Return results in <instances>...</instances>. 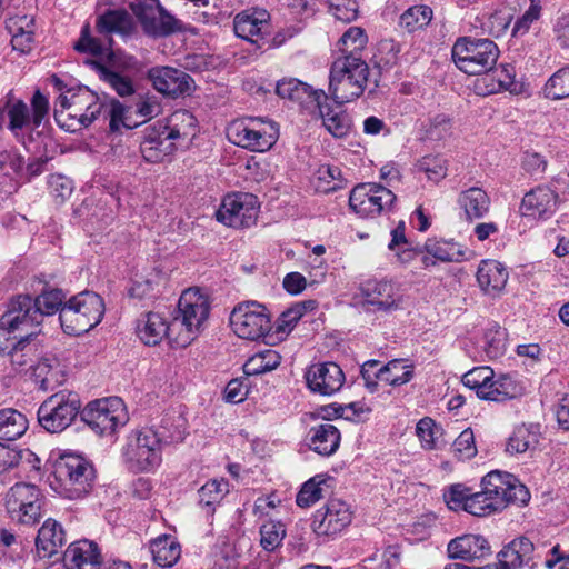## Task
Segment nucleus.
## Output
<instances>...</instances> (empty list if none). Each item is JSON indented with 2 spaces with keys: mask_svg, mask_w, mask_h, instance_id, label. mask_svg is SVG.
<instances>
[{
  "mask_svg": "<svg viewBox=\"0 0 569 569\" xmlns=\"http://www.w3.org/2000/svg\"><path fill=\"white\" fill-rule=\"evenodd\" d=\"M187 420L180 413H167L158 423H152V428L157 432L162 448L168 445L181 442L186 436Z\"/></svg>",
  "mask_w": 569,
  "mask_h": 569,
  "instance_id": "obj_33",
  "label": "nucleus"
},
{
  "mask_svg": "<svg viewBox=\"0 0 569 569\" xmlns=\"http://www.w3.org/2000/svg\"><path fill=\"white\" fill-rule=\"evenodd\" d=\"M129 7L149 36L166 37L181 30V22L171 16L159 0H136L130 2Z\"/></svg>",
  "mask_w": 569,
  "mask_h": 569,
  "instance_id": "obj_14",
  "label": "nucleus"
},
{
  "mask_svg": "<svg viewBox=\"0 0 569 569\" xmlns=\"http://www.w3.org/2000/svg\"><path fill=\"white\" fill-rule=\"evenodd\" d=\"M153 561L163 568L172 567L180 558L181 547L176 537L161 535L150 542Z\"/></svg>",
  "mask_w": 569,
  "mask_h": 569,
  "instance_id": "obj_37",
  "label": "nucleus"
},
{
  "mask_svg": "<svg viewBox=\"0 0 569 569\" xmlns=\"http://www.w3.org/2000/svg\"><path fill=\"white\" fill-rule=\"evenodd\" d=\"M470 489L462 483H455L443 492V499L451 510H463L467 512Z\"/></svg>",
  "mask_w": 569,
  "mask_h": 569,
  "instance_id": "obj_62",
  "label": "nucleus"
},
{
  "mask_svg": "<svg viewBox=\"0 0 569 569\" xmlns=\"http://www.w3.org/2000/svg\"><path fill=\"white\" fill-rule=\"evenodd\" d=\"M132 22L126 10H107L97 19V29L100 33H126L131 29Z\"/></svg>",
  "mask_w": 569,
  "mask_h": 569,
  "instance_id": "obj_48",
  "label": "nucleus"
},
{
  "mask_svg": "<svg viewBox=\"0 0 569 569\" xmlns=\"http://www.w3.org/2000/svg\"><path fill=\"white\" fill-rule=\"evenodd\" d=\"M1 318L2 325L10 327L19 338L31 339L41 332V313L28 295L12 299Z\"/></svg>",
  "mask_w": 569,
  "mask_h": 569,
  "instance_id": "obj_15",
  "label": "nucleus"
},
{
  "mask_svg": "<svg viewBox=\"0 0 569 569\" xmlns=\"http://www.w3.org/2000/svg\"><path fill=\"white\" fill-rule=\"evenodd\" d=\"M58 361L54 358H41L32 367V377L40 388L48 390L58 382Z\"/></svg>",
  "mask_w": 569,
  "mask_h": 569,
  "instance_id": "obj_52",
  "label": "nucleus"
},
{
  "mask_svg": "<svg viewBox=\"0 0 569 569\" xmlns=\"http://www.w3.org/2000/svg\"><path fill=\"white\" fill-rule=\"evenodd\" d=\"M102 110V104H93L89 107L86 111L87 113L78 109L77 107H68L66 108V113L63 119L68 123H74V128L80 129L81 127L90 126L100 114Z\"/></svg>",
  "mask_w": 569,
  "mask_h": 569,
  "instance_id": "obj_59",
  "label": "nucleus"
},
{
  "mask_svg": "<svg viewBox=\"0 0 569 569\" xmlns=\"http://www.w3.org/2000/svg\"><path fill=\"white\" fill-rule=\"evenodd\" d=\"M540 439L539 425H520L517 426L509 436L506 443V452L510 456L532 452Z\"/></svg>",
  "mask_w": 569,
  "mask_h": 569,
  "instance_id": "obj_32",
  "label": "nucleus"
},
{
  "mask_svg": "<svg viewBox=\"0 0 569 569\" xmlns=\"http://www.w3.org/2000/svg\"><path fill=\"white\" fill-rule=\"evenodd\" d=\"M270 14L267 10L253 8L238 13L233 20L234 33L244 40L257 43L268 31Z\"/></svg>",
  "mask_w": 569,
  "mask_h": 569,
  "instance_id": "obj_23",
  "label": "nucleus"
},
{
  "mask_svg": "<svg viewBox=\"0 0 569 569\" xmlns=\"http://www.w3.org/2000/svg\"><path fill=\"white\" fill-rule=\"evenodd\" d=\"M558 202L556 191L547 186H539L525 194L521 210L525 216L546 220L557 211Z\"/></svg>",
  "mask_w": 569,
  "mask_h": 569,
  "instance_id": "obj_22",
  "label": "nucleus"
},
{
  "mask_svg": "<svg viewBox=\"0 0 569 569\" xmlns=\"http://www.w3.org/2000/svg\"><path fill=\"white\" fill-rule=\"evenodd\" d=\"M172 320H167L158 312L149 311L142 313L137 321V335L147 346H157L164 338L172 348H179L172 331Z\"/></svg>",
  "mask_w": 569,
  "mask_h": 569,
  "instance_id": "obj_21",
  "label": "nucleus"
},
{
  "mask_svg": "<svg viewBox=\"0 0 569 569\" xmlns=\"http://www.w3.org/2000/svg\"><path fill=\"white\" fill-rule=\"evenodd\" d=\"M211 299L198 287L186 289L172 317V331L179 348L188 347L208 326Z\"/></svg>",
  "mask_w": 569,
  "mask_h": 569,
  "instance_id": "obj_2",
  "label": "nucleus"
},
{
  "mask_svg": "<svg viewBox=\"0 0 569 569\" xmlns=\"http://www.w3.org/2000/svg\"><path fill=\"white\" fill-rule=\"evenodd\" d=\"M28 429V420L23 413L12 408L0 410V439L14 441Z\"/></svg>",
  "mask_w": 569,
  "mask_h": 569,
  "instance_id": "obj_42",
  "label": "nucleus"
},
{
  "mask_svg": "<svg viewBox=\"0 0 569 569\" xmlns=\"http://www.w3.org/2000/svg\"><path fill=\"white\" fill-rule=\"evenodd\" d=\"M420 171L433 182H439L447 176V161L440 156L423 157L418 164Z\"/></svg>",
  "mask_w": 569,
  "mask_h": 569,
  "instance_id": "obj_61",
  "label": "nucleus"
},
{
  "mask_svg": "<svg viewBox=\"0 0 569 569\" xmlns=\"http://www.w3.org/2000/svg\"><path fill=\"white\" fill-rule=\"evenodd\" d=\"M281 361L280 355L272 349H263L252 355L243 365L247 376H258L274 370Z\"/></svg>",
  "mask_w": 569,
  "mask_h": 569,
  "instance_id": "obj_46",
  "label": "nucleus"
},
{
  "mask_svg": "<svg viewBox=\"0 0 569 569\" xmlns=\"http://www.w3.org/2000/svg\"><path fill=\"white\" fill-rule=\"evenodd\" d=\"M103 315L102 298L96 292L83 291L66 301L60 312V325L67 335L79 336L99 325Z\"/></svg>",
  "mask_w": 569,
  "mask_h": 569,
  "instance_id": "obj_4",
  "label": "nucleus"
},
{
  "mask_svg": "<svg viewBox=\"0 0 569 569\" xmlns=\"http://www.w3.org/2000/svg\"><path fill=\"white\" fill-rule=\"evenodd\" d=\"M509 273L497 260H482L477 270V281L487 295L497 296L506 287Z\"/></svg>",
  "mask_w": 569,
  "mask_h": 569,
  "instance_id": "obj_29",
  "label": "nucleus"
},
{
  "mask_svg": "<svg viewBox=\"0 0 569 569\" xmlns=\"http://www.w3.org/2000/svg\"><path fill=\"white\" fill-rule=\"evenodd\" d=\"M308 388L320 396H332L345 382L342 369L335 362L315 363L305 375Z\"/></svg>",
  "mask_w": 569,
  "mask_h": 569,
  "instance_id": "obj_20",
  "label": "nucleus"
},
{
  "mask_svg": "<svg viewBox=\"0 0 569 569\" xmlns=\"http://www.w3.org/2000/svg\"><path fill=\"white\" fill-rule=\"evenodd\" d=\"M432 19V9L428 6H412L408 8L399 19V26L408 32L427 27Z\"/></svg>",
  "mask_w": 569,
  "mask_h": 569,
  "instance_id": "obj_50",
  "label": "nucleus"
},
{
  "mask_svg": "<svg viewBox=\"0 0 569 569\" xmlns=\"http://www.w3.org/2000/svg\"><path fill=\"white\" fill-rule=\"evenodd\" d=\"M93 104H100L97 97L88 88L69 89L66 93H60L53 110L56 122L69 131H76L74 123H68L63 117L66 108L77 107L87 113V109Z\"/></svg>",
  "mask_w": 569,
  "mask_h": 569,
  "instance_id": "obj_25",
  "label": "nucleus"
},
{
  "mask_svg": "<svg viewBox=\"0 0 569 569\" xmlns=\"http://www.w3.org/2000/svg\"><path fill=\"white\" fill-rule=\"evenodd\" d=\"M413 377V368L402 359H393L380 367V381L398 387L409 382Z\"/></svg>",
  "mask_w": 569,
  "mask_h": 569,
  "instance_id": "obj_47",
  "label": "nucleus"
},
{
  "mask_svg": "<svg viewBox=\"0 0 569 569\" xmlns=\"http://www.w3.org/2000/svg\"><path fill=\"white\" fill-rule=\"evenodd\" d=\"M33 302L41 313L42 322L46 316H52L57 312H61V309L66 303V295L61 289L47 288L33 299Z\"/></svg>",
  "mask_w": 569,
  "mask_h": 569,
  "instance_id": "obj_49",
  "label": "nucleus"
},
{
  "mask_svg": "<svg viewBox=\"0 0 569 569\" xmlns=\"http://www.w3.org/2000/svg\"><path fill=\"white\" fill-rule=\"evenodd\" d=\"M94 68L97 73H103L109 70L114 73L138 71L140 69L139 61L131 54H128L121 50H111L103 62H96Z\"/></svg>",
  "mask_w": 569,
  "mask_h": 569,
  "instance_id": "obj_45",
  "label": "nucleus"
},
{
  "mask_svg": "<svg viewBox=\"0 0 569 569\" xmlns=\"http://www.w3.org/2000/svg\"><path fill=\"white\" fill-rule=\"evenodd\" d=\"M332 478L317 475L306 481L297 495L296 502L299 507L307 508L325 498L330 491Z\"/></svg>",
  "mask_w": 569,
  "mask_h": 569,
  "instance_id": "obj_40",
  "label": "nucleus"
},
{
  "mask_svg": "<svg viewBox=\"0 0 569 569\" xmlns=\"http://www.w3.org/2000/svg\"><path fill=\"white\" fill-rule=\"evenodd\" d=\"M340 432L337 427L326 422L311 429L310 448L321 456H330L337 451Z\"/></svg>",
  "mask_w": 569,
  "mask_h": 569,
  "instance_id": "obj_38",
  "label": "nucleus"
},
{
  "mask_svg": "<svg viewBox=\"0 0 569 569\" xmlns=\"http://www.w3.org/2000/svg\"><path fill=\"white\" fill-rule=\"evenodd\" d=\"M6 508L13 521L36 523L41 510L39 488L32 483H16L6 496Z\"/></svg>",
  "mask_w": 569,
  "mask_h": 569,
  "instance_id": "obj_16",
  "label": "nucleus"
},
{
  "mask_svg": "<svg viewBox=\"0 0 569 569\" xmlns=\"http://www.w3.org/2000/svg\"><path fill=\"white\" fill-rule=\"evenodd\" d=\"M360 295L363 305L373 310L391 311L401 306L402 296L399 289L390 281L369 279L360 284Z\"/></svg>",
  "mask_w": 569,
  "mask_h": 569,
  "instance_id": "obj_19",
  "label": "nucleus"
},
{
  "mask_svg": "<svg viewBox=\"0 0 569 569\" xmlns=\"http://www.w3.org/2000/svg\"><path fill=\"white\" fill-rule=\"evenodd\" d=\"M228 140L241 148L263 152L279 138V126L270 119L242 118L231 121L226 130Z\"/></svg>",
  "mask_w": 569,
  "mask_h": 569,
  "instance_id": "obj_7",
  "label": "nucleus"
},
{
  "mask_svg": "<svg viewBox=\"0 0 569 569\" xmlns=\"http://www.w3.org/2000/svg\"><path fill=\"white\" fill-rule=\"evenodd\" d=\"M369 67L361 56L337 58L330 69L329 93L338 104L359 98L368 83Z\"/></svg>",
  "mask_w": 569,
  "mask_h": 569,
  "instance_id": "obj_3",
  "label": "nucleus"
},
{
  "mask_svg": "<svg viewBox=\"0 0 569 569\" xmlns=\"http://www.w3.org/2000/svg\"><path fill=\"white\" fill-rule=\"evenodd\" d=\"M368 38L360 27H350L337 43L338 50L345 54L360 56L365 49Z\"/></svg>",
  "mask_w": 569,
  "mask_h": 569,
  "instance_id": "obj_54",
  "label": "nucleus"
},
{
  "mask_svg": "<svg viewBox=\"0 0 569 569\" xmlns=\"http://www.w3.org/2000/svg\"><path fill=\"white\" fill-rule=\"evenodd\" d=\"M162 450L157 432L147 426L134 429L127 436L121 456L128 470L134 473L150 472L160 466Z\"/></svg>",
  "mask_w": 569,
  "mask_h": 569,
  "instance_id": "obj_5",
  "label": "nucleus"
},
{
  "mask_svg": "<svg viewBox=\"0 0 569 569\" xmlns=\"http://www.w3.org/2000/svg\"><path fill=\"white\" fill-rule=\"evenodd\" d=\"M276 91L282 99L307 107L313 106L316 101L319 102V99H328L323 90H313L309 84L293 78L278 81Z\"/></svg>",
  "mask_w": 569,
  "mask_h": 569,
  "instance_id": "obj_30",
  "label": "nucleus"
},
{
  "mask_svg": "<svg viewBox=\"0 0 569 569\" xmlns=\"http://www.w3.org/2000/svg\"><path fill=\"white\" fill-rule=\"evenodd\" d=\"M153 88L163 96L179 98L190 94L194 81L183 70L172 67H154L148 72Z\"/></svg>",
  "mask_w": 569,
  "mask_h": 569,
  "instance_id": "obj_18",
  "label": "nucleus"
},
{
  "mask_svg": "<svg viewBox=\"0 0 569 569\" xmlns=\"http://www.w3.org/2000/svg\"><path fill=\"white\" fill-rule=\"evenodd\" d=\"M174 150V143L168 137H162L161 131L156 126L144 129L140 151L146 161L151 163L162 162Z\"/></svg>",
  "mask_w": 569,
  "mask_h": 569,
  "instance_id": "obj_28",
  "label": "nucleus"
},
{
  "mask_svg": "<svg viewBox=\"0 0 569 569\" xmlns=\"http://www.w3.org/2000/svg\"><path fill=\"white\" fill-rule=\"evenodd\" d=\"M546 97L560 100L569 97V67L559 69L545 87Z\"/></svg>",
  "mask_w": 569,
  "mask_h": 569,
  "instance_id": "obj_57",
  "label": "nucleus"
},
{
  "mask_svg": "<svg viewBox=\"0 0 569 569\" xmlns=\"http://www.w3.org/2000/svg\"><path fill=\"white\" fill-rule=\"evenodd\" d=\"M80 407L77 393L58 392L52 395L38 409L39 425L48 432H61L72 423Z\"/></svg>",
  "mask_w": 569,
  "mask_h": 569,
  "instance_id": "obj_10",
  "label": "nucleus"
},
{
  "mask_svg": "<svg viewBox=\"0 0 569 569\" xmlns=\"http://www.w3.org/2000/svg\"><path fill=\"white\" fill-rule=\"evenodd\" d=\"M516 70L511 64H500L496 69H491L485 73V77L478 80V87L480 83L486 86V90L482 94H492L500 90H508L515 83Z\"/></svg>",
  "mask_w": 569,
  "mask_h": 569,
  "instance_id": "obj_41",
  "label": "nucleus"
},
{
  "mask_svg": "<svg viewBox=\"0 0 569 569\" xmlns=\"http://www.w3.org/2000/svg\"><path fill=\"white\" fill-rule=\"evenodd\" d=\"M286 536V529L280 521H267L260 527V545L267 551L277 549Z\"/></svg>",
  "mask_w": 569,
  "mask_h": 569,
  "instance_id": "obj_56",
  "label": "nucleus"
},
{
  "mask_svg": "<svg viewBox=\"0 0 569 569\" xmlns=\"http://www.w3.org/2000/svg\"><path fill=\"white\" fill-rule=\"evenodd\" d=\"M58 491L68 499H80L93 487L96 471L91 462L78 455H63L54 463Z\"/></svg>",
  "mask_w": 569,
  "mask_h": 569,
  "instance_id": "obj_6",
  "label": "nucleus"
},
{
  "mask_svg": "<svg viewBox=\"0 0 569 569\" xmlns=\"http://www.w3.org/2000/svg\"><path fill=\"white\" fill-rule=\"evenodd\" d=\"M29 340L30 339L19 338L13 347L8 350L10 362L18 372L31 370L38 357L37 345L31 343Z\"/></svg>",
  "mask_w": 569,
  "mask_h": 569,
  "instance_id": "obj_44",
  "label": "nucleus"
},
{
  "mask_svg": "<svg viewBox=\"0 0 569 569\" xmlns=\"http://www.w3.org/2000/svg\"><path fill=\"white\" fill-rule=\"evenodd\" d=\"M349 506L339 499H332L318 509L312 517V530L317 536H333L341 532L351 522Z\"/></svg>",
  "mask_w": 569,
  "mask_h": 569,
  "instance_id": "obj_17",
  "label": "nucleus"
},
{
  "mask_svg": "<svg viewBox=\"0 0 569 569\" xmlns=\"http://www.w3.org/2000/svg\"><path fill=\"white\" fill-rule=\"evenodd\" d=\"M81 419L97 433H112L127 422L123 402L118 397L89 402L81 411Z\"/></svg>",
  "mask_w": 569,
  "mask_h": 569,
  "instance_id": "obj_12",
  "label": "nucleus"
},
{
  "mask_svg": "<svg viewBox=\"0 0 569 569\" xmlns=\"http://www.w3.org/2000/svg\"><path fill=\"white\" fill-rule=\"evenodd\" d=\"M416 435L423 449L433 450L438 448V441L442 436V429L433 419L425 417L418 421L416 426Z\"/></svg>",
  "mask_w": 569,
  "mask_h": 569,
  "instance_id": "obj_55",
  "label": "nucleus"
},
{
  "mask_svg": "<svg viewBox=\"0 0 569 569\" xmlns=\"http://www.w3.org/2000/svg\"><path fill=\"white\" fill-rule=\"evenodd\" d=\"M491 378H493V370L490 367H476L462 376V383L475 390L476 395L485 400L490 386H492Z\"/></svg>",
  "mask_w": 569,
  "mask_h": 569,
  "instance_id": "obj_51",
  "label": "nucleus"
},
{
  "mask_svg": "<svg viewBox=\"0 0 569 569\" xmlns=\"http://www.w3.org/2000/svg\"><path fill=\"white\" fill-rule=\"evenodd\" d=\"M533 550V543L528 538L513 539L498 553L501 569H519L523 566L532 569L535 567V562H532Z\"/></svg>",
  "mask_w": 569,
  "mask_h": 569,
  "instance_id": "obj_27",
  "label": "nucleus"
},
{
  "mask_svg": "<svg viewBox=\"0 0 569 569\" xmlns=\"http://www.w3.org/2000/svg\"><path fill=\"white\" fill-rule=\"evenodd\" d=\"M66 543V532L53 519H47L38 531L36 546L43 557L51 558Z\"/></svg>",
  "mask_w": 569,
  "mask_h": 569,
  "instance_id": "obj_34",
  "label": "nucleus"
},
{
  "mask_svg": "<svg viewBox=\"0 0 569 569\" xmlns=\"http://www.w3.org/2000/svg\"><path fill=\"white\" fill-rule=\"evenodd\" d=\"M395 193L379 183H360L349 197L350 208L362 218H373L392 209Z\"/></svg>",
  "mask_w": 569,
  "mask_h": 569,
  "instance_id": "obj_13",
  "label": "nucleus"
},
{
  "mask_svg": "<svg viewBox=\"0 0 569 569\" xmlns=\"http://www.w3.org/2000/svg\"><path fill=\"white\" fill-rule=\"evenodd\" d=\"M458 203L468 220H477L489 212L491 201L485 190L471 187L459 194Z\"/></svg>",
  "mask_w": 569,
  "mask_h": 569,
  "instance_id": "obj_35",
  "label": "nucleus"
},
{
  "mask_svg": "<svg viewBox=\"0 0 569 569\" xmlns=\"http://www.w3.org/2000/svg\"><path fill=\"white\" fill-rule=\"evenodd\" d=\"M258 198L248 192H234L227 194L218 210H216V220L222 224L243 229L256 224L259 213Z\"/></svg>",
  "mask_w": 569,
  "mask_h": 569,
  "instance_id": "obj_11",
  "label": "nucleus"
},
{
  "mask_svg": "<svg viewBox=\"0 0 569 569\" xmlns=\"http://www.w3.org/2000/svg\"><path fill=\"white\" fill-rule=\"evenodd\" d=\"M507 331L498 323H490L482 336L481 349L485 352L487 359L495 360L501 358L508 346Z\"/></svg>",
  "mask_w": 569,
  "mask_h": 569,
  "instance_id": "obj_43",
  "label": "nucleus"
},
{
  "mask_svg": "<svg viewBox=\"0 0 569 569\" xmlns=\"http://www.w3.org/2000/svg\"><path fill=\"white\" fill-rule=\"evenodd\" d=\"M6 27L11 34V44L14 50L29 52L33 42L36 23L31 16H14L7 20Z\"/></svg>",
  "mask_w": 569,
  "mask_h": 569,
  "instance_id": "obj_31",
  "label": "nucleus"
},
{
  "mask_svg": "<svg viewBox=\"0 0 569 569\" xmlns=\"http://www.w3.org/2000/svg\"><path fill=\"white\" fill-rule=\"evenodd\" d=\"M452 451L457 459L468 460L476 456L477 448L471 429H465L453 441Z\"/></svg>",
  "mask_w": 569,
  "mask_h": 569,
  "instance_id": "obj_63",
  "label": "nucleus"
},
{
  "mask_svg": "<svg viewBox=\"0 0 569 569\" xmlns=\"http://www.w3.org/2000/svg\"><path fill=\"white\" fill-rule=\"evenodd\" d=\"M456 66L468 74H482L497 63L498 46L490 39L465 37L458 39L451 50Z\"/></svg>",
  "mask_w": 569,
  "mask_h": 569,
  "instance_id": "obj_8",
  "label": "nucleus"
},
{
  "mask_svg": "<svg viewBox=\"0 0 569 569\" xmlns=\"http://www.w3.org/2000/svg\"><path fill=\"white\" fill-rule=\"evenodd\" d=\"M232 331L241 339L260 341L271 331V318L267 308L256 301L237 305L230 313Z\"/></svg>",
  "mask_w": 569,
  "mask_h": 569,
  "instance_id": "obj_9",
  "label": "nucleus"
},
{
  "mask_svg": "<svg viewBox=\"0 0 569 569\" xmlns=\"http://www.w3.org/2000/svg\"><path fill=\"white\" fill-rule=\"evenodd\" d=\"M99 79L107 83L120 97H129L134 93V86L130 77L122 73H114L113 71L106 70L103 73H98Z\"/></svg>",
  "mask_w": 569,
  "mask_h": 569,
  "instance_id": "obj_60",
  "label": "nucleus"
},
{
  "mask_svg": "<svg viewBox=\"0 0 569 569\" xmlns=\"http://www.w3.org/2000/svg\"><path fill=\"white\" fill-rule=\"evenodd\" d=\"M357 0H330L329 10L332 16L342 22H351L358 17Z\"/></svg>",
  "mask_w": 569,
  "mask_h": 569,
  "instance_id": "obj_64",
  "label": "nucleus"
},
{
  "mask_svg": "<svg viewBox=\"0 0 569 569\" xmlns=\"http://www.w3.org/2000/svg\"><path fill=\"white\" fill-rule=\"evenodd\" d=\"M530 493L513 475L493 470L481 480V491L471 492L467 502V512L486 517L503 510L509 503L525 505Z\"/></svg>",
  "mask_w": 569,
  "mask_h": 569,
  "instance_id": "obj_1",
  "label": "nucleus"
},
{
  "mask_svg": "<svg viewBox=\"0 0 569 569\" xmlns=\"http://www.w3.org/2000/svg\"><path fill=\"white\" fill-rule=\"evenodd\" d=\"M102 556L94 541L82 539L69 545L63 553L67 569H100Z\"/></svg>",
  "mask_w": 569,
  "mask_h": 569,
  "instance_id": "obj_24",
  "label": "nucleus"
},
{
  "mask_svg": "<svg viewBox=\"0 0 569 569\" xmlns=\"http://www.w3.org/2000/svg\"><path fill=\"white\" fill-rule=\"evenodd\" d=\"M8 117L9 130L19 142L24 143V136L22 134V130L31 122L29 107L26 102L19 100L9 107Z\"/></svg>",
  "mask_w": 569,
  "mask_h": 569,
  "instance_id": "obj_53",
  "label": "nucleus"
},
{
  "mask_svg": "<svg viewBox=\"0 0 569 569\" xmlns=\"http://www.w3.org/2000/svg\"><path fill=\"white\" fill-rule=\"evenodd\" d=\"M450 558L462 560H475L490 553V546L487 539L479 535H463L452 539L447 547Z\"/></svg>",
  "mask_w": 569,
  "mask_h": 569,
  "instance_id": "obj_26",
  "label": "nucleus"
},
{
  "mask_svg": "<svg viewBox=\"0 0 569 569\" xmlns=\"http://www.w3.org/2000/svg\"><path fill=\"white\" fill-rule=\"evenodd\" d=\"M327 99H319V102L316 101L313 104L319 111L325 128L336 138L347 136L350 130V119L348 114L341 112L338 108H332L323 103Z\"/></svg>",
  "mask_w": 569,
  "mask_h": 569,
  "instance_id": "obj_39",
  "label": "nucleus"
},
{
  "mask_svg": "<svg viewBox=\"0 0 569 569\" xmlns=\"http://www.w3.org/2000/svg\"><path fill=\"white\" fill-rule=\"evenodd\" d=\"M490 383L492 386H490L485 400L502 402L521 397L525 393L522 383L509 373H501L498 377L493 376Z\"/></svg>",
  "mask_w": 569,
  "mask_h": 569,
  "instance_id": "obj_36",
  "label": "nucleus"
},
{
  "mask_svg": "<svg viewBox=\"0 0 569 569\" xmlns=\"http://www.w3.org/2000/svg\"><path fill=\"white\" fill-rule=\"evenodd\" d=\"M425 250L432 258L443 262L455 261L459 256H461V252L455 242L445 240L429 239L425 243Z\"/></svg>",
  "mask_w": 569,
  "mask_h": 569,
  "instance_id": "obj_58",
  "label": "nucleus"
}]
</instances>
